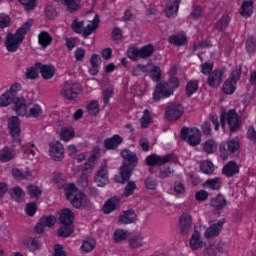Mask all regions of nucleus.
I'll list each match as a JSON object with an SVG mask.
<instances>
[{
    "label": "nucleus",
    "instance_id": "obj_3",
    "mask_svg": "<svg viewBox=\"0 0 256 256\" xmlns=\"http://www.w3.org/2000/svg\"><path fill=\"white\" fill-rule=\"evenodd\" d=\"M179 85H181V82L175 76L170 77L166 82L158 83L153 92V101L158 102L161 99L171 97L175 93V89H179Z\"/></svg>",
    "mask_w": 256,
    "mask_h": 256
},
{
    "label": "nucleus",
    "instance_id": "obj_49",
    "mask_svg": "<svg viewBox=\"0 0 256 256\" xmlns=\"http://www.w3.org/2000/svg\"><path fill=\"white\" fill-rule=\"evenodd\" d=\"M151 121H153L151 114L149 113V111L147 109L144 110L143 115L140 119L141 127L143 129H147V127H149V125H151Z\"/></svg>",
    "mask_w": 256,
    "mask_h": 256
},
{
    "label": "nucleus",
    "instance_id": "obj_44",
    "mask_svg": "<svg viewBox=\"0 0 256 256\" xmlns=\"http://www.w3.org/2000/svg\"><path fill=\"white\" fill-rule=\"evenodd\" d=\"M127 237H129V232L123 229H117L113 234V240L115 243H121V241H125Z\"/></svg>",
    "mask_w": 256,
    "mask_h": 256
},
{
    "label": "nucleus",
    "instance_id": "obj_64",
    "mask_svg": "<svg viewBox=\"0 0 256 256\" xmlns=\"http://www.w3.org/2000/svg\"><path fill=\"white\" fill-rule=\"evenodd\" d=\"M247 138L250 139V141H253V143H256V130L255 127L249 126L247 130Z\"/></svg>",
    "mask_w": 256,
    "mask_h": 256
},
{
    "label": "nucleus",
    "instance_id": "obj_2",
    "mask_svg": "<svg viewBox=\"0 0 256 256\" xmlns=\"http://www.w3.org/2000/svg\"><path fill=\"white\" fill-rule=\"evenodd\" d=\"M32 26L33 19H29L26 23H24L20 28L17 29L15 34L11 32L7 34L5 45L9 53H15V51L19 49V46L25 40V35H27L29 31H31Z\"/></svg>",
    "mask_w": 256,
    "mask_h": 256
},
{
    "label": "nucleus",
    "instance_id": "obj_34",
    "mask_svg": "<svg viewBox=\"0 0 256 256\" xmlns=\"http://www.w3.org/2000/svg\"><path fill=\"white\" fill-rule=\"evenodd\" d=\"M9 194H10V197L14 201H16V203H21V201H23V198L25 197V192L19 186L14 187L13 189H11L9 191Z\"/></svg>",
    "mask_w": 256,
    "mask_h": 256
},
{
    "label": "nucleus",
    "instance_id": "obj_18",
    "mask_svg": "<svg viewBox=\"0 0 256 256\" xmlns=\"http://www.w3.org/2000/svg\"><path fill=\"white\" fill-rule=\"evenodd\" d=\"M119 205H121V199L114 196L104 203L102 207L103 213L105 215H109L110 213H113V211H117V209H119Z\"/></svg>",
    "mask_w": 256,
    "mask_h": 256
},
{
    "label": "nucleus",
    "instance_id": "obj_40",
    "mask_svg": "<svg viewBox=\"0 0 256 256\" xmlns=\"http://www.w3.org/2000/svg\"><path fill=\"white\" fill-rule=\"evenodd\" d=\"M62 5L67 7L69 13H75L81 6V0H62Z\"/></svg>",
    "mask_w": 256,
    "mask_h": 256
},
{
    "label": "nucleus",
    "instance_id": "obj_57",
    "mask_svg": "<svg viewBox=\"0 0 256 256\" xmlns=\"http://www.w3.org/2000/svg\"><path fill=\"white\" fill-rule=\"evenodd\" d=\"M147 71V66L143 64H138L137 66L132 68V75L134 77H140V75H143V73H147Z\"/></svg>",
    "mask_w": 256,
    "mask_h": 256
},
{
    "label": "nucleus",
    "instance_id": "obj_45",
    "mask_svg": "<svg viewBox=\"0 0 256 256\" xmlns=\"http://www.w3.org/2000/svg\"><path fill=\"white\" fill-rule=\"evenodd\" d=\"M12 176L14 179H19V180L29 179V177L31 176V171L29 170L23 171V170L14 168L12 169Z\"/></svg>",
    "mask_w": 256,
    "mask_h": 256
},
{
    "label": "nucleus",
    "instance_id": "obj_21",
    "mask_svg": "<svg viewBox=\"0 0 256 256\" xmlns=\"http://www.w3.org/2000/svg\"><path fill=\"white\" fill-rule=\"evenodd\" d=\"M225 224V221L220 220L217 223L212 224L209 226L205 231V237L206 239H211L213 237H217L219 233L223 230V225Z\"/></svg>",
    "mask_w": 256,
    "mask_h": 256
},
{
    "label": "nucleus",
    "instance_id": "obj_41",
    "mask_svg": "<svg viewBox=\"0 0 256 256\" xmlns=\"http://www.w3.org/2000/svg\"><path fill=\"white\" fill-rule=\"evenodd\" d=\"M199 90V80H190L186 85V95L191 97L194 93H197Z\"/></svg>",
    "mask_w": 256,
    "mask_h": 256
},
{
    "label": "nucleus",
    "instance_id": "obj_38",
    "mask_svg": "<svg viewBox=\"0 0 256 256\" xmlns=\"http://www.w3.org/2000/svg\"><path fill=\"white\" fill-rule=\"evenodd\" d=\"M11 159H15V154L13 153V151H11V148L4 147L0 151V161H1V163H7V162L11 161Z\"/></svg>",
    "mask_w": 256,
    "mask_h": 256
},
{
    "label": "nucleus",
    "instance_id": "obj_14",
    "mask_svg": "<svg viewBox=\"0 0 256 256\" xmlns=\"http://www.w3.org/2000/svg\"><path fill=\"white\" fill-rule=\"evenodd\" d=\"M49 153L53 161H63L65 159V147L59 141L49 144Z\"/></svg>",
    "mask_w": 256,
    "mask_h": 256
},
{
    "label": "nucleus",
    "instance_id": "obj_56",
    "mask_svg": "<svg viewBox=\"0 0 256 256\" xmlns=\"http://www.w3.org/2000/svg\"><path fill=\"white\" fill-rule=\"evenodd\" d=\"M89 115H97L99 113V101L93 100L87 105Z\"/></svg>",
    "mask_w": 256,
    "mask_h": 256
},
{
    "label": "nucleus",
    "instance_id": "obj_50",
    "mask_svg": "<svg viewBox=\"0 0 256 256\" xmlns=\"http://www.w3.org/2000/svg\"><path fill=\"white\" fill-rule=\"evenodd\" d=\"M203 150L208 154L215 153V151H217V143L215 140H207L203 144Z\"/></svg>",
    "mask_w": 256,
    "mask_h": 256
},
{
    "label": "nucleus",
    "instance_id": "obj_60",
    "mask_svg": "<svg viewBox=\"0 0 256 256\" xmlns=\"http://www.w3.org/2000/svg\"><path fill=\"white\" fill-rule=\"evenodd\" d=\"M45 15L48 19H55L57 17V9L55 6L49 4L45 8Z\"/></svg>",
    "mask_w": 256,
    "mask_h": 256
},
{
    "label": "nucleus",
    "instance_id": "obj_42",
    "mask_svg": "<svg viewBox=\"0 0 256 256\" xmlns=\"http://www.w3.org/2000/svg\"><path fill=\"white\" fill-rule=\"evenodd\" d=\"M60 137L62 141H71L75 137V130L72 127H64L61 129Z\"/></svg>",
    "mask_w": 256,
    "mask_h": 256
},
{
    "label": "nucleus",
    "instance_id": "obj_48",
    "mask_svg": "<svg viewBox=\"0 0 256 256\" xmlns=\"http://www.w3.org/2000/svg\"><path fill=\"white\" fill-rule=\"evenodd\" d=\"M126 187L124 189V197H131L135 193V189H137V184L135 181H129V179L126 181Z\"/></svg>",
    "mask_w": 256,
    "mask_h": 256
},
{
    "label": "nucleus",
    "instance_id": "obj_51",
    "mask_svg": "<svg viewBox=\"0 0 256 256\" xmlns=\"http://www.w3.org/2000/svg\"><path fill=\"white\" fill-rule=\"evenodd\" d=\"M246 51L250 55L256 53V38L251 36L246 40Z\"/></svg>",
    "mask_w": 256,
    "mask_h": 256
},
{
    "label": "nucleus",
    "instance_id": "obj_22",
    "mask_svg": "<svg viewBox=\"0 0 256 256\" xmlns=\"http://www.w3.org/2000/svg\"><path fill=\"white\" fill-rule=\"evenodd\" d=\"M180 0H174L173 2L169 3L165 8V15L168 19H175L177 13H179V5Z\"/></svg>",
    "mask_w": 256,
    "mask_h": 256
},
{
    "label": "nucleus",
    "instance_id": "obj_36",
    "mask_svg": "<svg viewBox=\"0 0 256 256\" xmlns=\"http://www.w3.org/2000/svg\"><path fill=\"white\" fill-rule=\"evenodd\" d=\"M200 170L205 175H213L215 171V165H213V162H211V160H204L200 162Z\"/></svg>",
    "mask_w": 256,
    "mask_h": 256
},
{
    "label": "nucleus",
    "instance_id": "obj_37",
    "mask_svg": "<svg viewBox=\"0 0 256 256\" xmlns=\"http://www.w3.org/2000/svg\"><path fill=\"white\" fill-rule=\"evenodd\" d=\"M27 194L29 195L30 199H39L41 197L43 191L37 185H28L26 187Z\"/></svg>",
    "mask_w": 256,
    "mask_h": 256
},
{
    "label": "nucleus",
    "instance_id": "obj_62",
    "mask_svg": "<svg viewBox=\"0 0 256 256\" xmlns=\"http://www.w3.org/2000/svg\"><path fill=\"white\" fill-rule=\"evenodd\" d=\"M150 77L153 81H159L161 79V68L154 66L150 72Z\"/></svg>",
    "mask_w": 256,
    "mask_h": 256
},
{
    "label": "nucleus",
    "instance_id": "obj_30",
    "mask_svg": "<svg viewBox=\"0 0 256 256\" xmlns=\"http://www.w3.org/2000/svg\"><path fill=\"white\" fill-rule=\"evenodd\" d=\"M15 104V112L17 115H20V117H28V112H27V105H25V100L20 99L19 97L16 98V101L14 102Z\"/></svg>",
    "mask_w": 256,
    "mask_h": 256
},
{
    "label": "nucleus",
    "instance_id": "obj_29",
    "mask_svg": "<svg viewBox=\"0 0 256 256\" xmlns=\"http://www.w3.org/2000/svg\"><path fill=\"white\" fill-rule=\"evenodd\" d=\"M99 23H101V21L99 20V15L96 14L92 22L88 24L87 27H84V31L82 33L84 39H87V37L91 35L97 27H99Z\"/></svg>",
    "mask_w": 256,
    "mask_h": 256
},
{
    "label": "nucleus",
    "instance_id": "obj_58",
    "mask_svg": "<svg viewBox=\"0 0 256 256\" xmlns=\"http://www.w3.org/2000/svg\"><path fill=\"white\" fill-rule=\"evenodd\" d=\"M57 219L55 218V216H44L42 218H40V222L43 226L45 227H53V225H55Z\"/></svg>",
    "mask_w": 256,
    "mask_h": 256
},
{
    "label": "nucleus",
    "instance_id": "obj_39",
    "mask_svg": "<svg viewBox=\"0 0 256 256\" xmlns=\"http://www.w3.org/2000/svg\"><path fill=\"white\" fill-rule=\"evenodd\" d=\"M73 231H75L73 224H62L57 234L58 237H70Z\"/></svg>",
    "mask_w": 256,
    "mask_h": 256
},
{
    "label": "nucleus",
    "instance_id": "obj_4",
    "mask_svg": "<svg viewBox=\"0 0 256 256\" xmlns=\"http://www.w3.org/2000/svg\"><path fill=\"white\" fill-rule=\"evenodd\" d=\"M65 191L67 199L75 209H81V207L84 209H91V201L85 198V193L79 192V189H77L75 184H68Z\"/></svg>",
    "mask_w": 256,
    "mask_h": 256
},
{
    "label": "nucleus",
    "instance_id": "obj_5",
    "mask_svg": "<svg viewBox=\"0 0 256 256\" xmlns=\"http://www.w3.org/2000/svg\"><path fill=\"white\" fill-rule=\"evenodd\" d=\"M241 144L239 138L235 137L222 142L219 146L220 157L223 161H227L229 157H236L239 155Z\"/></svg>",
    "mask_w": 256,
    "mask_h": 256
},
{
    "label": "nucleus",
    "instance_id": "obj_9",
    "mask_svg": "<svg viewBox=\"0 0 256 256\" xmlns=\"http://www.w3.org/2000/svg\"><path fill=\"white\" fill-rule=\"evenodd\" d=\"M181 137L187 141L192 147H197L201 143V131L197 128L183 127L181 129Z\"/></svg>",
    "mask_w": 256,
    "mask_h": 256
},
{
    "label": "nucleus",
    "instance_id": "obj_17",
    "mask_svg": "<svg viewBox=\"0 0 256 256\" xmlns=\"http://www.w3.org/2000/svg\"><path fill=\"white\" fill-rule=\"evenodd\" d=\"M123 143V137L119 134H115L110 138H106L103 142L104 149L108 151H116L119 148V145Z\"/></svg>",
    "mask_w": 256,
    "mask_h": 256
},
{
    "label": "nucleus",
    "instance_id": "obj_61",
    "mask_svg": "<svg viewBox=\"0 0 256 256\" xmlns=\"http://www.w3.org/2000/svg\"><path fill=\"white\" fill-rule=\"evenodd\" d=\"M145 187L146 189H150L151 191H155L157 189V180L151 176H148L145 179Z\"/></svg>",
    "mask_w": 256,
    "mask_h": 256
},
{
    "label": "nucleus",
    "instance_id": "obj_46",
    "mask_svg": "<svg viewBox=\"0 0 256 256\" xmlns=\"http://www.w3.org/2000/svg\"><path fill=\"white\" fill-rule=\"evenodd\" d=\"M95 165H97V160L88 158L82 170L83 175H91V173H93V169H95Z\"/></svg>",
    "mask_w": 256,
    "mask_h": 256
},
{
    "label": "nucleus",
    "instance_id": "obj_24",
    "mask_svg": "<svg viewBox=\"0 0 256 256\" xmlns=\"http://www.w3.org/2000/svg\"><path fill=\"white\" fill-rule=\"evenodd\" d=\"M168 42L170 45H174V47H183V45H187V36H185L183 33L171 35L168 38Z\"/></svg>",
    "mask_w": 256,
    "mask_h": 256
},
{
    "label": "nucleus",
    "instance_id": "obj_53",
    "mask_svg": "<svg viewBox=\"0 0 256 256\" xmlns=\"http://www.w3.org/2000/svg\"><path fill=\"white\" fill-rule=\"evenodd\" d=\"M37 69H39V67H37V63L35 66L28 68L25 73L26 79H37V77H39V71Z\"/></svg>",
    "mask_w": 256,
    "mask_h": 256
},
{
    "label": "nucleus",
    "instance_id": "obj_11",
    "mask_svg": "<svg viewBox=\"0 0 256 256\" xmlns=\"http://www.w3.org/2000/svg\"><path fill=\"white\" fill-rule=\"evenodd\" d=\"M79 91H81V84L76 82H65L61 90V95L64 99L72 101L73 99H77Z\"/></svg>",
    "mask_w": 256,
    "mask_h": 256
},
{
    "label": "nucleus",
    "instance_id": "obj_33",
    "mask_svg": "<svg viewBox=\"0 0 256 256\" xmlns=\"http://www.w3.org/2000/svg\"><path fill=\"white\" fill-rule=\"evenodd\" d=\"M221 185V178L208 179L203 183V186L206 187V189H212V191H219Z\"/></svg>",
    "mask_w": 256,
    "mask_h": 256
},
{
    "label": "nucleus",
    "instance_id": "obj_28",
    "mask_svg": "<svg viewBox=\"0 0 256 256\" xmlns=\"http://www.w3.org/2000/svg\"><path fill=\"white\" fill-rule=\"evenodd\" d=\"M75 219V214L69 209H63L60 214V223L62 225H73V221Z\"/></svg>",
    "mask_w": 256,
    "mask_h": 256
},
{
    "label": "nucleus",
    "instance_id": "obj_32",
    "mask_svg": "<svg viewBox=\"0 0 256 256\" xmlns=\"http://www.w3.org/2000/svg\"><path fill=\"white\" fill-rule=\"evenodd\" d=\"M240 15H242V17H251V15H253V1L247 0L242 3Z\"/></svg>",
    "mask_w": 256,
    "mask_h": 256
},
{
    "label": "nucleus",
    "instance_id": "obj_47",
    "mask_svg": "<svg viewBox=\"0 0 256 256\" xmlns=\"http://www.w3.org/2000/svg\"><path fill=\"white\" fill-rule=\"evenodd\" d=\"M95 245H96L95 239L88 238L83 241V243L81 245V249L85 253H91V251H93V249H95Z\"/></svg>",
    "mask_w": 256,
    "mask_h": 256
},
{
    "label": "nucleus",
    "instance_id": "obj_6",
    "mask_svg": "<svg viewBox=\"0 0 256 256\" xmlns=\"http://www.w3.org/2000/svg\"><path fill=\"white\" fill-rule=\"evenodd\" d=\"M226 123H228L231 133H236V131L241 129V118L239 114H237V111L229 110L220 115V125L222 129H225Z\"/></svg>",
    "mask_w": 256,
    "mask_h": 256
},
{
    "label": "nucleus",
    "instance_id": "obj_8",
    "mask_svg": "<svg viewBox=\"0 0 256 256\" xmlns=\"http://www.w3.org/2000/svg\"><path fill=\"white\" fill-rule=\"evenodd\" d=\"M241 79V67H236L230 74L222 87V91L225 95H233L237 89V81Z\"/></svg>",
    "mask_w": 256,
    "mask_h": 256
},
{
    "label": "nucleus",
    "instance_id": "obj_52",
    "mask_svg": "<svg viewBox=\"0 0 256 256\" xmlns=\"http://www.w3.org/2000/svg\"><path fill=\"white\" fill-rule=\"evenodd\" d=\"M41 115H43V110L39 104L33 105L29 108L28 117H33L36 119V117H41Z\"/></svg>",
    "mask_w": 256,
    "mask_h": 256
},
{
    "label": "nucleus",
    "instance_id": "obj_27",
    "mask_svg": "<svg viewBox=\"0 0 256 256\" xmlns=\"http://www.w3.org/2000/svg\"><path fill=\"white\" fill-rule=\"evenodd\" d=\"M211 207H213L215 211H221L227 207V199H225L224 195L219 194L211 200Z\"/></svg>",
    "mask_w": 256,
    "mask_h": 256
},
{
    "label": "nucleus",
    "instance_id": "obj_43",
    "mask_svg": "<svg viewBox=\"0 0 256 256\" xmlns=\"http://www.w3.org/2000/svg\"><path fill=\"white\" fill-rule=\"evenodd\" d=\"M202 242H201V235L199 232L194 231L190 238V247L193 249V251L201 248Z\"/></svg>",
    "mask_w": 256,
    "mask_h": 256
},
{
    "label": "nucleus",
    "instance_id": "obj_31",
    "mask_svg": "<svg viewBox=\"0 0 256 256\" xmlns=\"http://www.w3.org/2000/svg\"><path fill=\"white\" fill-rule=\"evenodd\" d=\"M52 42H53V37H51V34H49V32L42 31L38 35V43L44 49H46V47H49V45H51Z\"/></svg>",
    "mask_w": 256,
    "mask_h": 256
},
{
    "label": "nucleus",
    "instance_id": "obj_59",
    "mask_svg": "<svg viewBox=\"0 0 256 256\" xmlns=\"http://www.w3.org/2000/svg\"><path fill=\"white\" fill-rule=\"evenodd\" d=\"M11 26V17L5 13L0 14V29H5Z\"/></svg>",
    "mask_w": 256,
    "mask_h": 256
},
{
    "label": "nucleus",
    "instance_id": "obj_54",
    "mask_svg": "<svg viewBox=\"0 0 256 256\" xmlns=\"http://www.w3.org/2000/svg\"><path fill=\"white\" fill-rule=\"evenodd\" d=\"M26 11H33L37 7V0H18Z\"/></svg>",
    "mask_w": 256,
    "mask_h": 256
},
{
    "label": "nucleus",
    "instance_id": "obj_26",
    "mask_svg": "<svg viewBox=\"0 0 256 256\" xmlns=\"http://www.w3.org/2000/svg\"><path fill=\"white\" fill-rule=\"evenodd\" d=\"M145 237L141 234H135L128 239L129 247L131 249H139L145 245Z\"/></svg>",
    "mask_w": 256,
    "mask_h": 256
},
{
    "label": "nucleus",
    "instance_id": "obj_16",
    "mask_svg": "<svg viewBox=\"0 0 256 256\" xmlns=\"http://www.w3.org/2000/svg\"><path fill=\"white\" fill-rule=\"evenodd\" d=\"M171 157V155L159 156L157 154H151L146 157V164L149 167H155V165L161 167V165L169 163L171 161Z\"/></svg>",
    "mask_w": 256,
    "mask_h": 256
},
{
    "label": "nucleus",
    "instance_id": "obj_13",
    "mask_svg": "<svg viewBox=\"0 0 256 256\" xmlns=\"http://www.w3.org/2000/svg\"><path fill=\"white\" fill-rule=\"evenodd\" d=\"M94 182L98 187H105L109 183V171L107 170V160L102 161L100 169L96 172Z\"/></svg>",
    "mask_w": 256,
    "mask_h": 256
},
{
    "label": "nucleus",
    "instance_id": "obj_63",
    "mask_svg": "<svg viewBox=\"0 0 256 256\" xmlns=\"http://www.w3.org/2000/svg\"><path fill=\"white\" fill-rule=\"evenodd\" d=\"M229 25V18L227 16H223L216 24V27L219 31H223V29H227Z\"/></svg>",
    "mask_w": 256,
    "mask_h": 256
},
{
    "label": "nucleus",
    "instance_id": "obj_19",
    "mask_svg": "<svg viewBox=\"0 0 256 256\" xmlns=\"http://www.w3.org/2000/svg\"><path fill=\"white\" fill-rule=\"evenodd\" d=\"M239 164L235 161H229L227 164L224 165L222 169V174L224 177H235V175H239Z\"/></svg>",
    "mask_w": 256,
    "mask_h": 256
},
{
    "label": "nucleus",
    "instance_id": "obj_12",
    "mask_svg": "<svg viewBox=\"0 0 256 256\" xmlns=\"http://www.w3.org/2000/svg\"><path fill=\"white\" fill-rule=\"evenodd\" d=\"M185 113V108L179 103H173L166 108L165 117L168 121H178Z\"/></svg>",
    "mask_w": 256,
    "mask_h": 256
},
{
    "label": "nucleus",
    "instance_id": "obj_23",
    "mask_svg": "<svg viewBox=\"0 0 256 256\" xmlns=\"http://www.w3.org/2000/svg\"><path fill=\"white\" fill-rule=\"evenodd\" d=\"M36 67H38L43 79H51L55 75V67L51 65H43L37 62Z\"/></svg>",
    "mask_w": 256,
    "mask_h": 256
},
{
    "label": "nucleus",
    "instance_id": "obj_20",
    "mask_svg": "<svg viewBox=\"0 0 256 256\" xmlns=\"http://www.w3.org/2000/svg\"><path fill=\"white\" fill-rule=\"evenodd\" d=\"M191 225H193V217L191 214H182L179 219L180 233H189Z\"/></svg>",
    "mask_w": 256,
    "mask_h": 256
},
{
    "label": "nucleus",
    "instance_id": "obj_7",
    "mask_svg": "<svg viewBox=\"0 0 256 256\" xmlns=\"http://www.w3.org/2000/svg\"><path fill=\"white\" fill-rule=\"evenodd\" d=\"M155 53L153 44H148L142 48L131 47L127 51V57L132 61H139V59H149Z\"/></svg>",
    "mask_w": 256,
    "mask_h": 256
},
{
    "label": "nucleus",
    "instance_id": "obj_25",
    "mask_svg": "<svg viewBox=\"0 0 256 256\" xmlns=\"http://www.w3.org/2000/svg\"><path fill=\"white\" fill-rule=\"evenodd\" d=\"M121 225H129V223H135L137 221V214L133 210H127L118 219Z\"/></svg>",
    "mask_w": 256,
    "mask_h": 256
},
{
    "label": "nucleus",
    "instance_id": "obj_55",
    "mask_svg": "<svg viewBox=\"0 0 256 256\" xmlns=\"http://www.w3.org/2000/svg\"><path fill=\"white\" fill-rule=\"evenodd\" d=\"M71 27L74 33H79L80 35H83V31L85 29V22L75 20L74 22H72Z\"/></svg>",
    "mask_w": 256,
    "mask_h": 256
},
{
    "label": "nucleus",
    "instance_id": "obj_15",
    "mask_svg": "<svg viewBox=\"0 0 256 256\" xmlns=\"http://www.w3.org/2000/svg\"><path fill=\"white\" fill-rule=\"evenodd\" d=\"M225 79V71L223 70H214L208 75L207 85L213 89L219 87Z\"/></svg>",
    "mask_w": 256,
    "mask_h": 256
},
{
    "label": "nucleus",
    "instance_id": "obj_1",
    "mask_svg": "<svg viewBox=\"0 0 256 256\" xmlns=\"http://www.w3.org/2000/svg\"><path fill=\"white\" fill-rule=\"evenodd\" d=\"M120 155L124 161H127L128 163H123V165L120 167V173L119 175L115 176V181L117 183L125 184L129 179H131V175H133V169L137 167V163H139V157H137V153L129 150V149H123L120 152Z\"/></svg>",
    "mask_w": 256,
    "mask_h": 256
},
{
    "label": "nucleus",
    "instance_id": "obj_35",
    "mask_svg": "<svg viewBox=\"0 0 256 256\" xmlns=\"http://www.w3.org/2000/svg\"><path fill=\"white\" fill-rule=\"evenodd\" d=\"M18 97L11 95V92L6 91L0 96V107H8L11 103H15Z\"/></svg>",
    "mask_w": 256,
    "mask_h": 256
},
{
    "label": "nucleus",
    "instance_id": "obj_10",
    "mask_svg": "<svg viewBox=\"0 0 256 256\" xmlns=\"http://www.w3.org/2000/svg\"><path fill=\"white\" fill-rule=\"evenodd\" d=\"M8 128L10 129V135L13 138L12 146L17 147L18 145H21V122H19L17 116L8 120Z\"/></svg>",
    "mask_w": 256,
    "mask_h": 256
}]
</instances>
